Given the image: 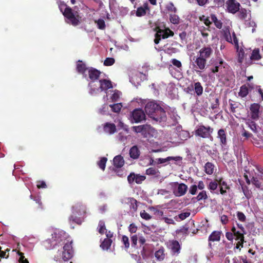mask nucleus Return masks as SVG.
Listing matches in <instances>:
<instances>
[{
    "label": "nucleus",
    "mask_w": 263,
    "mask_h": 263,
    "mask_svg": "<svg viewBox=\"0 0 263 263\" xmlns=\"http://www.w3.org/2000/svg\"><path fill=\"white\" fill-rule=\"evenodd\" d=\"M174 129H175V130L173 132L172 136H171V133L169 134L171 131L167 130V134L165 135V148L175 147L182 144L184 141L190 137L189 133L182 130L181 125H177Z\"/></svg>",
    "instance_id": "nucleus-1"
},
{
    "label": "nucleus",
    "mask_w": 263,
    "mask_h": 263,
    "mask_svg": "<svg viewBox=\"0 0 263 263\" xmlns=\"http://www.w3.org/2000/svg\"><path fill=\"white\" fill-rule=\"evenodd\" d=\"M146 113L156 121H161L164 112L163 108L154 101L148 102L145 106Z\"/></svg>",
    "instance_id": "nucleus-2"
},
{
    "label": "nucleus",
    "mask_w": 263,
    "mask_h": 263,
    "mask_svg": "<svg viewBox=\"0 0 263 263\" xmlns=\"http://www.w3.org/2000/svg\"><path fill=\"white\" fill-rule=\"evenodd\" d=\"M165 125L168 128L177 126L178 124V119L180 117L178 116L175 108H172L165 105Z\"/></svg>",
    "instance_id": "nucleus-3"
},
{
    "label": "nucleus",
    "mask_w": 263,
    "mask_h": 263,
    "mask_svg": "<svg viewBox=\"0 0 263 263\" xmlns=\"http://www.w3.org/2000/svg\"><path fill=\"white\" fill-rule=\"evenodd\" d=\"M165 192H173L177 196L184 195L187 190V186L184 183L171 182L167 184Z\"/></svg>",
    "instance_id": "nucleus-4"
},
{
    "label": "nucleus",
    "mask_w": 263,
    "mask_h": 263,
    "mask_svg": "<svg viewBox=\"0 0 263 263\" xmlns=\"http://www.w3.org/2000/svg\"><path fill=\"white\" fill-rule=\"evenodd\" d=\"M64 16L68 20L67 23L76 26L80 23L81 17L77 12L74 13L70 7H66L63 12Z\"/></svg>",
    "instance_id": "nucleus-5"
},
{
    "label": "nucleus",
    "mask_w": 263,
    "mask_h": 263,
    "mask_svg": "<svg viewBox=\"0 0 263 263\" xmlns=\"http://www.w3.org/2000/svg\"><path fill=\"white\" fill-rule=\"evenodd\" d=\"M213 129L210 126L205 127L204 125H200L197 127L195 131V135L202 137L203 138H207L211 136Z\"/></svg>",
    "instance_id": "nucleus-6"
},
{
    "label": "nucleus",
    "mask_w": 263,
    "mask_h": 263,
    "mask_svg": "<svg viewBox=\"0 0 263 263\" xmlns=\"http://www.w3.org/2000/svg\"><path fill=\"white\" fill-rule=\"evenodd\" d=\"M51 235L52 239L56 241L55 245L60 243L61 242L65 243V240L68 236V234L65 231L59 229L55 230Z\"/></svg>",
    "instance_id": "nucleus-7"
},
{
    "label": "nucleus",
    "mask_w": 263,
    "mask_h": 263,
    "mask_svg": "<svg viewBox=\"0 0 263 263\" xmlns=\"http://www.w3.org/2000/svg\"><path fill=\"white\" fill-rule=\"evenodd\" d=\"M145 114L144 111L140 108L135 109L132 113V121L139 123L145 119Z\"/></svg>",
    "instance_id": "nucleus-8"
},
{
    "label": "nucleus",
    "mask_w": 263,
    "mask_h": 263,
    "mask_svg": "<svg viewBox=\"0 0 263 263\" xmlns=\"http://www.w3.org/2000/svg\"><path fill=\"white\" fill-rule=\"evenodd\" d=\"M167 248L171 251L173 255H178L180 251V246L179 242L176 240H169L166 244Z\"/></svg>",
    "instance_id": "nucleus-9"
},
{
    "label": "nucleus",
    "mask_w": 263,
    "mask_h": 263,
    "mask_svg": "<svg viewBox=\"0 0 263 263\" xmlns=\"http://www.w3.org/2000/svg\"><path fill=\"white\" fill-rule=\"evenodd\" d=\"M72 212L79 216H84L86 213V208L82 202H77L72 206Z\"/></svg>",
    "instance_id": "nucleus-10"
},
{
    "label": "nucleus",
    "mask_w": 263,
    "mask_h": 263,
    "mask_svg": "<svg viewBox=\"0 0 263 263\" xmlns=\"http://www.w3.org/2000/svg\"><path fill=\"white\" fill-rule=\"evenodd\" d=\"M227 9L229 12L235 13L239 10L240 4L236 0H228L226 2Z\"/></svg>",
    "instance_id": "nucleus-11"
},
{
    "label": "nucleus",
    "mask_w": 263,
    "mask_h": 263,
    "mask_svg": "<svg viewBox=\"0 0 263 263\" xmlns=\"http://www.w3.org/2000/svg\"><path fill=\"white\" fill-rule=\"evenodd\" d=\"M260 105L257 103H253L251 105L250 109L251 111V119L257 120L259 118Z\"/></svg>",
    "instance_id": "nucleus-12"
},
{
    "label": "nucleus",
    "mask_w": 263,
    "mask_h": 263,
    "mask_svg": "<svg viewBox=\"0 0 263 263\" xmlns=\"http://www.w3.org/2000/svg\"><path fill=\"white\" fill-rule=\"evenodd\" d=\"M199 57L205 59H209L213 53V49L209 46L202 48L199 51Z\"/></svg>",
    "instance_id": "nucleus-13"
},
{
    "label": "nucleus",
    "mask_w": 263,
    "mask_h": 263,
    "mask_svg": "<svg viewBox=\"0 0 263 263\" xmlns=\"http://www.w3.org/2000/svg\"><path fill=\"white\" fill-rule=\"evenodd\" d=\"M218 185L219 189L214 192V193L217 195L219 194L224 195L227 193V190L230 189V187L228 185L227 182L222 179L218 181Z\"/></svg>",
    "instance_id": "nucleus-14"
},
{
    "label": "nucleus",
    "mask_w": 263,
    "mask_h": 263,
    "mask_svg": "<svg viewBox=\"0 0 263 263\" xmlns=\"http://www.w3.org/2000/svg\"><path fill=\"white\" fill-rule=\"evenodd\" d=\"M99 85L101 92L103 91H106L108 89L112 88V83L111 81L109 80H100Z\"/></svg>",
    "instance_id": "nucleus-15"
},
{
    "label": "nucleus",
    "mask_w": 263,
    "mask_h": 263,
    "mask_svg": "<svg viewBox=\"0 0 263 263\" xmlns=\"http://www.w3.org/2000/svg\"><path fill=\"white\" fill-rule=\"evenodd\" d=\"M155 30L156 32L155 34L154 42L156 44H158L161 39H164V29H161L159 27H156Z\"/></svg>",
    "instance_id": "nucleus-16"
},
{
    "label": "nucleus",
    "mask_w": 263,
    "mask_h": 263,
    "mask_svg": "<svg viewBox=\"0 0 263 263\" xmlns=\"http://www.w3.org/2000/svg\"><path fill=\"white\" fill-rule=\"evenodd\" d=\"M100 74V71L94 68L91 67L88 69L89 78L91 81L95 82L96 80H98Z\"/></svg>",
    "instance_id": "nucleus-17"
},
{
    "label": "nucleus",
    "mask_w": 263,
    "mask_h": 263,
    "mask_svg": "<svg viewBox=\"0 0 263 263\" xmlns=\"http://www.w3.org/2000/svg\"><path fill=\"white\" fill-rule=\"evenodd\" d=\"M168 96L172 99L175 98L177 88L175 86V84L173 83H170L168 84L166 88Z\"/></svg>",
    "instance_id": "nucleus-18"
},
{
    "label": "nucleus",
    "mask_w": 263,
    "mask_h": 263,
    "mask_svg": "<svg viewBox=\"0 0 263 263\" xmlns=\"http://www.w3.org/2000/svg\"><path fill=\"white\" fill-rule=\"evenodd\" d=\"M88 86L90 87L89 92L92 96H96L101 92L100 86L97 85L95 82L91 81L88 84Z\"/></svg>",
    "instance_id": "nucleus-19"
},
{
    "label": "nucleus",
    "mask_w": 263,
    "mask_h": 263,
    "mask_svg": "<svg viewBox=\"0 0 263 263\" xmlns=\"http://www.w3.org/2000/svg\"><path fill=\"white\" fill-rule=\"evenodd\" d=\"M217 138L220 140V145L222 147L227 145V135L224 129H220L218 131Z\"/></svg>",
    "instance_id": "nucleus-20"
},
{
    "label": "nucleus",
    "mask_w": 263,
    "mask_h": 263,
    "mask_svg": "<svg viewBox=\"0 0 263 263\" xmlns=\"http://www.w3.org/2000/svg\"><path fill=\"white\" fill-rule=\"evenodd\" d=\"M151 126L147 124L133 126V130L137 133H141L142 134H145L149 131Z\"/></svg>",
    "instance_id": "nucleus-21"
},
{
    "label": "nucleus",
    "mask_w": 263,
    "mask_h": 263,
    "mask_svg": "<svg viewBox=\"0 0 263 263\" xmlns=\"http://www.w3.org/2000/svg\"><path fill=\"white\" fill-rule=\"evenodd\" d=\"M195 62L196 64L195 66L200 70H203L205 69L206 64V60L205 59L199 56L196 58Z\"/></svg>",
    "instance_id": "nucleus-22"
},
{
    "label": "nucleus",
    "mask_w": 263,
    "mask_h": 263,
    "mask_svg": "<svg viewBox=\"0 0 263 263\" xmlns=\"http://www.w3.org/2000/svg\"><path fill=\"white\" fill-rule=\"evenodd\" d=\"M147 10H149L148 4L144 3L143 6L138 7L137 8L136 15L138 17L144 16L146 14Z\"/></svg>",
    "instance_id": "nucleus-23"
},
{
    "label": "nucleus",
    "mask_w": 263,
    "mask_h": 263,
    "mask_svg": "<svg viewBox=\"0 0 263 263\" xmlns=\"http://www.w3.org/2000/svg\"><path fill=\"white\" fill-rule=\"evenodd\" d=\"M222 234L221 231H214L209 236L208 241H219L220 240V237Z\"/></svg>",
    "instance_id": "nucleus-24"
},
{
    "label": "nucleus",
    "mask_w": 263,
    "mask_h": 263,
    "mask_svg": "<svg viewBox=\"0 0 263 263\" xmlns=\"http://www.w3.org/2000/svg\"><path fill=\"white\" fill-rule=\"evenodd\" d=\"M114 165L117 168H121L124 164V160L121 155L115 156L113 159Z\"/></svg>",
    "instance_id": "nucleus-25"
},
{
    "label": "nucleus",
    "mask_w": 263,
    "mask_h": 263,
    "mask_svg": "<svg viewBox=\"0 0 263 263\" xmlns=\"http://www.w3.org/2000/svg\"><path fill=\"white\" fill-rule=\"evenodd\" d=\"M126 203L129 206L130 210L135 212L137 210V201L134 198H127L126 199Z\"/></svg>",
    "instance_id": "nucleus-26"
},
{
    "label": "nucleus",
    "mask_w": 263,
    "mask_h": 263,
    "mask_svg": "<svg viewBox=\"0 0 263 263\" xmlns=\"http://www.w3.org/2000/svg\"><path fill=\"white\" fill-rule=\"evenodd\" d=\"M140 152L137 146L134 145L132 146L129 150L130 157L133 159H137L139 158Z\"/></svg>",
    "instance_id": "nucleus-27"
},
{
    "label": "nucleus",
    "mask_w": 263,
    "mask_h": 263,
    "mask_svg": "<svg viewBox=\"0 0 263 263\" xmlns=\"http://www.w3.org/2000/svg\"><path fill=\"white\" fill-rule=\"evenodd\" d=\"M105 132L112 134L116 131V126L114 123H106L104 126Z\"/></svg>",
    "instance_id": "nucleus-28"
},
{
    "label": "nucleus",
    "mask_w": 263,
    "mask_h": 263,
    "mask_svg": "<svg viewBox=\"0 0 263 263\" xmlns=\"http://www.w3.org/2000/svg\"><path fill=\"white\" fill-rule=\"evenodd\" d=\"M182 157L180 156L167 157L165 158V165L172 163V164H177V162H181Z\"/></svg>",
    "instance_id": "nucleus-29"
},
{
    "label": "nucleus",
    "mask_w": 263,
    "mask_h": 263,
    "mask_svg": "<svg viewBox=\"0 0 263 263\" xmlns=\"http://www.w3.org/2000/svg\"><path fill=\"white\" fill-rule=\"evenodd\" d=\"M170 64L176 68L175 71H177V72H180L182 70V64L180 61L176 59H173L171 60Z\"/></svg>",
    "instance_id": "nucleus-30"
},
{
    "label": "nucleus",
    "mask_w": 263,
    "mask_h": 263,
    "mask_svg": "<svg viewBox=\"0 0 263 263\" xmlns=\"http://www.w3.org/2000/svg\"><path fill=\"white\" fill-rule=\"evenodd\" d=\"M112 242V240L111 239L105 238L104 240L101 242L100 247L103 250H108Z\"/></svg>",
    "instance_id": "nucleus-31"
},
{
    "label": "nucleus",
    "mask_w": 263,
    "mask_h": 263,
    "mask_svg": "<svg viewBox=\"0 0 263 263\" xmlns=\"http://www.w3.org/2000/svg\"><path fill=\"white\" fill-rule=\"evenodd\" d=\"M215 166L211 162H206L204 165V171L208 175H212L214 173Z\"/></svg>",
    "instance_id": "nucleus-32"
},
{
    "label": "nucleus",
    "mask_w": 263,
    "mask_h": 263,
    "mask_svg": "<svg viewBox=\"0 0 263 263\" xmlns=\"http://www.w3.org/2000/svg\"><path fill=\"white\" fill-rule=\"evenodd\" d=\"M194 89L197 96L202 95L203 93V87L200 82H197L194 83Z\"/></svg>",
    "instance_id": "nucleus-33"
},
{
    "label": "nucleus",
    "mask_w": 263,
    "mask_h": 263,
    "mask_svg": "<svg viewBox=\"0 0 263 263\" xmlns=\"http://www.w3.org/2000/svg\"><path fill=\"white\" fill-rule=\"evenodd\" d=\"M77 214H73L72 213V214L70 216L69 218V220L70 221H72L74 223H77L78 224H81L82 220L81 219V216H77Z\"/></svg>",
    "instance_id": "nucleus-34"
},
{
    "label": "nucleus",
    "mask_w": 263,
    "mask_h": 263,
    "mask_svg": "<svg viewBox=\"0 0 263 263\" xmlns=\"http://www.w3.org/2000/svg\"><path fill=\"white\" fill-rule=\"evenodd\" d=\"M79 63L77 65V70L79 73L84 74L87 69L86 65L82 63L81 61H79Z\"/></svg>",
    "instance_id": "nucleus-35"
},
{
    "label": "nucleus",
    "mask_w": 263,
    "mask_h": 263,
    "mask_svg": "<svg viewBox=\"0 0 263 263\" xmlns=\"http://www.w3.org/2000/svg\"><path fill=\"white\" fill-rule=\"evenodd\" d=\"M261 58V57L259 53V49L256 48L252 51L251 55L250 56L251 60H259Z\"/></svg>",
    "instance_id": "nucleus-36"
},
{
    "label": "nucleus",
    "mask_w": 263,
    "mask_h": 263,
    "mask_svg": "<svg viewBox=\"0 0 263 263\" xmlns=\"http://www.w3.org/2000/svg\"><path fill=\"white\" fill-rule=\"evenodd\" d=\"M246 123L254 133H256L257 132V125L255 122L248 119L246 120Z\"/></svg>",
    "instance_id": "nucleus-37"
},
{
    "label": "nucleus",
    "mask_w": 263,
    "mask_h": 263,
    "mask_svg": "<svg viewBox=\"0 0 263 263\" xmlns=\"http://www.w3.org/2000/svg\"><path fill=\"white\" fill-rule=\"evenodd\" d=\"M211 22H213L216 27L218 29H221L222 27V23L218 20L214 14L211 15Z\"/></svg>",
    "instance_id": "nucleus-38"
},
{
    "label": "nucleus",
    "mask_w": 263,
    "mask_h": 263,
    "mask_svg": "<svg viewBox=\"0 0 263 263\" xmlns=\"http://www.w3.org/2000/svg\"><path fill=\"white\" fill-rule=\"evenodd\" d=\"M249 93V88L248 86L246 85H243L240 88V90L239 92V96L241 97H246Z\"/></svg>",
    "instance_id": "nucleus-39"
},
{
    "label": "nucleus",
    "mask_w": 263,
    "mask_h": 263,
    "mask_svg": "<svg viewBox=\"0 0 263 263\" xmlns=\"http://www.w3.org/2000/svg\"><path fill=\"white\" fill-rule=\"evenodd\" d=\"M155 256L157 260H163V259L164 258V253L163 249H159V250L156 251L155 253Z\"/></svg>",
    "instance_id": "nucleus-40"
},
{
    "label": "nucleus",
    "mask_w": 263,
    "mask_h": 263,
    "mask_svg": "<svg viewBox=\"0 0 263 263\" xmlns=\"http://www.w3.org/2000/svg\"><path fill=\"white\" fill-rule=\"evenodd\" d=\"M98 232L100 234H103L107 230L106 229L105 222L103 221H100L98 227Z\"/></svg>",
    "instance_id": "nucleus-41"
},
{
    "label": "nucleus",
    "mask_w": 263,
    "mask_h": 263,
    "mask_svg": "<svg viewBox=\"0 0 263 263\" xmlns=\"http://www.w3.org/2000/svg\"><path fill=\"white\" fill-rule=\"evenodd\" d=\"M223 63V61H220L218 64H216L214 67L212 68V71L213 73L219 72V73H221L222 69L224 67L222 66Z\"/></svg>",
    "instance_id": "nucleus-42"
},
{
    "label": "nucleus",
    "mask_w": 263,
    "mask_h": 263,
    "mask_svg": "<svg viewBox=\"0 0 263 263\" xmlns=\"http://www.w3.org/2000/svg\"><path fill=\"white\" fill-rule=\"evenodd\" d=\"M109 107L111 108V110L114 112H119L122 107V103H116L114 104H110Z\"/></svg>",
    "instance_id": "nucleus-43"
},
{
    "label": "nucleus",
    "mask_w": 263,
    "mask_h": 263,
    "mask_svg": "<svg viewBox=\"0 0 263 263\" xmlns=\"http://www.w3.org/2000/svg\"><path fill=\"white\" fill-rule=\"evenodd\" d=\"M241 190L246 198L249 199L252 197V192L246 185H241Z\"/></svg>",
    "instance_id": "nucleus-44"
},
{
    "label": "nucleus",
    "mask_w": 263,
    "mask_h": 263,
    "mask_svg": "<svg viewBox=\"0 0 263 263\" xmlns=\"http://www.w3.org/2000/svg\"><path fill=\"white\" fill-rule=\"evenodd\" d=\"M218 185V182H217L216 181H211L209 183V184L208 185V189L211 191V193H214L215 191H216L217 190V187Z\"/></svg>",
    "instance_id": "nucleus-45"
},
{
    "label": "nucleus",
    "mask_w": 263,
    "mask_h": 263,
    "mask_svg": "<svg viewBox=\"0 0 263 263\" xmlns=\"http://www.w3.org/2000/svg\"><path fill=\"white\" fill-rule=\"evenodd\" d=\"M238 12V13H237V15L239 19L243 20L247 17V13L246 9L243 8L240 9H239Z\"/></svg>",
    "instance_id": "nucleus-46"
},
{
    "label": "nucleus",
    "mask_w": 263,
    "mask_h": 263,
    "mask_svg": "<svg viewBox=\"0 0 263 263\" xmlns=\"http://www.w3.org/2000/svg\"><path fill=\"white\" fill-rule=\"evenodd\" d=\"M170 20L174 24H178L180 22L179 17L175 14H170Z\"/></svg>",
    "instance_id": "nucleus-47"
},
{
    "label": "nucleus",
    "mask_w": 263,
    "mask_h": 263,
    "mask_svg": "<svg viewBox=\"0 0 263 263\" xmlns=\"http://www.w3.org/2000/svg\"><path fill=\"white\" fill-rule=\"evenodd\" d=\"M246 233H243L242 232H240V231H238L237 232H235L234 235V238L236 240H242L243 241V239H245L244 235Z\"/></svg>",
    "instance_id": "nucleus-48"
},
{
    "label": "nucleus",
    "mask_w": 263,
    "mask_h": 263,
    "mask_svg": "<svg viewBox=\"0 0 263 263\" xmlns=\"http://www.w3.org/2000/svg\"><path fill=\"white\" fill-rule=\"evenodd\" d=\"M107 161V159L106 157H102L101 160L98 162V165L103 171L105 170L106 167V163Z\"/></svg>",
    "instance_id": "nucleus-49"
},
{
    "label": "nucleus",
    "mask_w": 263,
    "mask_h": 263,
    "mask_svg": "<svg viewBox=\"0 0 263 263\" xmlns=\"http://www.w3.org/2000/svg\"><path fill=\"white\" fill-rule=\"evenodd\" d=\"M190 212H186L184 213H181V214L178 215V216H175L174 218L176 220H178V219L179 218L180 220H183L185 219H186L187 217H188L190 215Z\"/></svg>",
    "instance_id": "nucleus-50"
},
{
    "label": "nucleus",
    "mask_w": 263,
    "mask_h": 263,
    "mask_svg": "<svg viewBox=\"0 0 263 263\" xmlns=\"http://www.w3.org/2000/svg\"><path fill=\"white\" fill-rule=\"evenodd\" d=\"M120 95V92L118 90H115L110 99L112 102H117L118 101Z\"/></svg>",
    "instance_id": "nucleus-51"
},
{
    "label": "nucleus",
    "mask_w": 263,
    "mask_h": 263,
    "mask_svg": "<svg viewBox=\"0 0 263 263\" xmlns=\"http://www.w3.org/2000/svg\"><path fill=\"white\" fill-rule=\"evenodd\" d=\"M166 65L170 73L172 75V77L175 78L176 72H177V71H175L176 68L174 67L173 65H172L170 63H167Z\"/></svg>",
    "instance_id": "nucleus-52"
},
{
    "label": "nucleus",
    "mask_w": 263,
    "mask_h": 263,
    "mask_svg": "<svg viewBox=\"0 0 263 263\" xmlns=\"http://www.w3.org/2000/svg\"><path fill=\"white\" fill-rule=\"evenodd\" d=\"M57 4L60 11L63 14L65 8L66 7H69L64 1L59 0L57 2Z\"/></svg>",
    "instance_id": "nucleus-53"
},
{
    "label": "nucleus",
    "mask_w": 263,
    "mask_h": 263,
    "mask_svg": "<svg viewBox=\"0 0 263 263\" xmlns=\"http://www.w3.org/2000/svg\"><path fill=\"white\" fill-rule=\"evenodd\" d=\"M208 198V196L206 195V192L205 191H202L199 193L198 196L196 197V199L198 201L201 200L202 199L205 200Z\"/></svg>",
    "instance_id": "nucleus-54"
},
{
    "label": "nucleus",
    "mask_w": 263,
    "mask_h": 263,
    "mask_svg": "<svg viewBox=\"0 0 263 263\" xmlns=\"http://www.w3.org/2000/svg\"><path fill=\"white\" fill-rule=\"evenodd\" d=\"M159 173L157 169L153 167H149L146 170V174L148 175H157V173Z\"/></svg>",
    "instance_id": "nucleus-55"
},
{
    "label": "nucleus",
    "mask_w": 263,
    "mask_h": 263,
    "mask_svg": "<svg viewBox=\"0 0 263 263\" xmlns=\"http://www.w3.org/2000/svg\"><path fill=\"white\" fill-rule=\"evenodd\" d=\"M95 22L97 23L99 29L103 30L105 28V23L103 19L100 18L96 21Z\"/></svg>",
    "instance_id": "nucleus-56"
},
{
    "label": "nucleus",
    "mask_w": 263,
    "mask_h": 263,
    "mask_svg": "<svg viewBox=\"0 0 263 263\" xmlns=\"http://www.w3.org/2000/svg\"><path fill=\"white\" fill-rule=\"evenodd\" d=\"M240 261H236V259H233L234 263H251V261L247 259L246 256H240Z\"/></svg>",
    "instance_id": "nucleus-57"
},
{
    "label": "nucleus",
    "mask_w": 263,
    "mask_h": 263,
    "mask_svg": "<svg viewBox=\"0 0 263 263\" xmlns=\"http://www.w3.org/2000/svg\"><path fill=\"white\" fill-rule=\"evenodd\" d=\"M115 62V60L112 58H107L104 62V65L106 66H110L112 65Z\"/></svg>",
    "instance_id": "nucleus-58"
},
{
    "label": "nucleus",
    "mask_w": 263,
    "mask_h": 263,
    "mask_svg": "<svg viewBox=\"0 0 263 263\" xmlns=\"http://www.w3.org/2000/svg\"><path fill=\"white\" fill-rule=\"evenodd\" d=\"M145 176L136 174L135 182L137 184H141L145 179Z\"/></svg>",
    "instance_id": "nucleus-59"
},
{
    "label": "nucleus",
    "mask_w": 263,
    "mask_h": 263,
    "mask_svg": "<svg viewBox=\"0 0 263 263\" xmlns=\"http://www.w3.org/2000/svg\"><path fill=\"white\" fill-rule=\"evenodd\" d=\"M30 198L33 199L34 201L38 204L37 208L39 209H43L42 202L41 201V199L39 197H33L32 195H30Z\"/></svg>",
    "instance_id": "nucleus-60"
},
{
    "label": "nucleus",
    "mask_w": 263,
    "mask_h": 263,
    "mask_svg": "<svg viewBox=\"0 0 263 263\" xmlns=\"http://www.w3.org/2000/svg\"><path fill=\"white\" fill-rule=\"evenodd\" d=\"M122 241L124 245V247L126 249H128L129 247V242L128 237L125 235H123L122 238Z\"/></svg>",
    "instance_id": "nucleus-61"
},
{
    "label": "nucleus",
    "mask_w": 263,
    "mask_h": 263,
    "mask_svg": "<svg viewBox=\"0 0 263 263\" xmlns=\"http://www.w3.org/2000/svg\"><path fill=\"white\" fill-rule=\"evenodd\" d=\"M140 216L142 218L145 220H149L151 218L150 215L147 213L145 210H143L140 212Z\"/></svg>",
    "instance_id": "nucleus-62"
},
{
    "label": "nucleus",
    "mask_w": 263,
    "mask_h": 263,
    "mask_svg": "<svg viewBox=\"0 0 263 263\" xmlns=\"http://www.w3.org/2000/svg\"><path fill=\"white\" fill-rule=\"evenodd\" d=\"M166 9L171 12L175 13L177 11V9L174 7L172 3H170L166 7Z\"/></svg>",
    "instance_id": "nucleus-63"
},
{
    "label": "nucleus",
    "mask_w": 263,
    "mask_h": 263,
    "mask_svg": "<svg viewBox=\"0 0 263 263\" xmlns=\"http://www.w3.org/2000/svg\"><path fill=\"white\" fill-rule=\"evenodd\" d=\"M251 182L257 188H259L261 186V183L257 178L253 177L251 180Z\"/></svg>",
    "instance_id": "nucleus-64"
}]
</instances>
